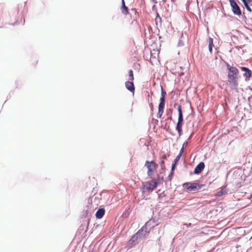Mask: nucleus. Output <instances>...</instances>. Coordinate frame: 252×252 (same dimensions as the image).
I'll list each match as a JSON object with an SVG mask.
<instances>
[{"label":"nucleus","mask_w":252,"mask_h":252,"mask_svg":"<svg viewBox=\"0 0 252 252\" xmlns=\"http://www.w3.org/2000/svg\"><path fill=\"white\" fill-rule=\"evenodd\" d=\"M178 111L179 116L176 129L178 131L179 136H180L182 133V126L183 124V115L181 106H178Z\"/></svg>","instance_id":"1"},{"label":"nucleus","mask_w":252,"mask_h":252,"mask_svg":"<svg viewBox=\"0 0 252 252\" xmlns=\"http://www.w3.org/2000/svg\"><path fill=\"white\" fill-rule=\"evenodd\" d=\"M184 186L189 191H195L200 189L203 185L196 183H186L184 184Z\"/></svg>","instance_id":"2"},{"label":"nucleus","mask_w":252,"mask_h":252,"mask_svg":"<svg viewBox=\"0 0 252 252\" xmlns=\"http://www.w3.org/2000/svg\"><path fill=\"white\" fill-rule=\"evenodd\" d=\"M158 186V182L155 180H152L146 182L143 186L144 191H153Z\"/></svg>","instance_id":"3"},{"label":"nucleus","mask_w":252,"mask_h":252,"mask_svg":"<svg viewBox=\"0 0 252 252\" xmlns=\"http://www.w3.org/2000/svg\"><path fill=\"white\" fill-rule=\"evenodd\" d=\"M229 2L233 13L237 15H241L240 8L235 1L234 0H229Z\"/></svg>","instance_id":"4"},{"label":"nucleus","mask_w":252,"mask_h":252,"mask_svg":"<svg viewBox=\"0 0 252 252\" xmlns=\"http://www.w3.org/2000/svg\"><path fill=\"white\" fill-rule=\"evenodd\" d=\"M228 81L229 84L233 87L235 88L238 85L237 76L231 75L230 73H229L228 75Z\"/></svg>","instance_id":"5"},{"label":"nucleus","mask_w":252,"mask_h":252,"mask_svg":"<svg viewBox=\"0 0 252 252\" xmlns=\"http://www.w3.org/2000/svg\"><path fill=\"white\" fill-rule=\"evenodd\" d=\"M148 223H146L145 225L143 226L137 232H140L139 235H138V237L140 240L144 238L146 236L148 235L149 233V231L147 230V226L148 225Z\"/></svg>","instance_id":"6"},{"label":"nucleus","mask_w":252,"mask_h":252,"mask_svg":"<svg viewBox=\"0 0 252 252\" xmlns=\"http://www.w3.org/2000/svg\"><path fill=\"white\" fill-rule=\"evenodd\" d=\"M241 69L242 71L245 72V73L244 74V76L246 77L245 81H247L249 78L252 76L251 70L246 67H241Z\"/></svg>","instance_id":"7"},{"label":"nucleus","mask_w":252,"mask_h":252,"mask_svg":"<svg viewBox=\"0 0 252 252\" xmlns=\"http://www.w3.org/2000/svg\"><path fill=\"white\" fill-rule=\"evenodd\" d=\"M205 167V164L204 162H200L195 168L194 173L195 174H198L200 173Z\"/></svg>","instance_id":"8"},{"label":"nucleus","mask_w":252,"mask_h":252,"mask_svg":"<svg viewBox=\"0 0 252 252\" xmlns=\"http://www.w3.org/2000/svg\"><path fill=\"white\" fill-rule=\"evenodd\" d=\"M140 232H137L134 234L129 241V243L130 245H135L136 243H139L140 239L138 237V235Z\"/></svg>","instance_id":"9"},{"label":"nucleus","mask_w":252,"mask_h":252,"mask_svg":"<svg viewBox=\"0 0 252 252\" xmlns=\"http://www.w3.org/2000/svg\"><path fill=\"white\" fill-rule=\"evenodd\" d=\"M145 166L148 168V170L150 169H156L158 167V164L154 161H146L145 163Z\"/></svg>","instance_id":"10"},{"label":"nucleus","mask_w":252,"mask_h":252,"mask_svg":"<svg viewBox=\"0 0 252 252\" xmlns=\"http://www.w3.org/2000/svg\"><path fill=\"white\" fill-rule=\"evenodd\" d=\"M125 86L126 88L133 94L134 92L135 87L132 82L126 81L125 83Z\"/></svg>","instance_id":"11"},{"label":"nucleus","mask_w":252,"mask_h":252,"mask_svg":"<svg viewBox=\"0 0 252 252\" xmlns=\"http://www.w3.org/2000/svg\"><path fill=\"white\" fill-rule=\"evenodd\" d=\"M227 67L229 71L232 73L231 75L237 76L239 71L235 67L231 66L230 65L227 64Z\"/></svg>","instance_id":"12"},{"label":"nucleus","mask_w":252,"mask_h":252,"mask_svg":"<svg viewBox=\"0 0 252 252\" xmlns=\"http://www.w3.org/2000/svg\"><path fill=\"white\" fill-rule=\"evenodd\" d=\"M104 213L105 210L103 208L99 209L95 214L96 218L99 219H101L104 216Z\"/></svg>","instance_id":"13"},{"label":"nucleus","mask_w":252,"mask_h":252,"mask_svg":"<svg viewBox=\"0 0 252 252\" xmlns=\"http://www.w3.org/2000/svg\"><path fill=\"white\" fill-rule=\"evenodd\" d=\"M122 12L124 15H127L128 14V9L126 6L124 0H122V5L121 7Z\"/></svg>","instance_id":"14"},{"label":"nucleus","mask_w":252,"mask_h":252,"mask_svg":"<svg viewBox=\"0 0 252 252\" xmlns=\"http://www.w3.org/2000/svg\"><path fill=\"white\" fill-rule=\"evenodd\" d=\"M228 190L226 188H223L220 189V190L217 192V193H216V196H220L222 195L226 194Z\"/></svg>","instance_id":"15"},{"label":"nucleus","mask_w":252,"mask_h":252,"mask_svg":"<svg viewBox=\"0 0 252 252\" xmlns=\"http://www.w3.org/2000/svg\"><path fill=\"white\" fill-rule=\"evenodd\" d=\"M164 107L158 106V112L157 114L158 118H161L163 112Z\"/></svg>","instance_id":"16"},{"label":"nucleus","mask_w":252,"mask_h":252,"mask_svg":"<svg viewBox=\"0 0 252 252\" xmlns=\"http://www.w3.org/2000/svg\"><path fill=\"white\" fill-rule=\"evenodd\" d=\"M92 209H91V206H87V209L85 210L84 212V214L83 216H85V217L89 214H91L92 213Z\"/></svg>","instance_id":"17"},{"label":"nucleus","mask_w":252,"mask_h":252,"mask_svg":"<svg viewBox=\"0 0 252 252\" xmlns=\"http://www.w3.org/2000/svg\"><path fill=\"white\" fill-rule=\"evenodd\" d=\"M165 97L161 96L160 98V102L158 105L159 106L164 107Z\"/></svg>","instance_id":"18"},{"label":"nucleus","mask_w":252,"mask_h":252,"mask_svg":"<svg viewBox=\"0 0 252 252\" xmlns=\"http://www.w3.org/2000/svg\"><path fill=\"white\" fill-rule=\"evenodd\" d=\"M155 169H150L149 170H148V172H147V174L148 175L149 177L152 178L153 174H154V170H155Z\"/></svg>","instance_id":"19"},{"label":"nucleus","mask_w":252,"mask_h":252,"mask_svg":"<svg viewBox=\"0 0 252 252\" xmlns=\"http://www.w3.org/2000/svg\"><path fill=\"white\" fill-rule=\"evenodd\" d=\"M250 1H248V0L247 1H246L245 2H243L244 3V4L245 5V6L246 7V9L251 12L252 11V10L251 9V8L250 7V6H249L248 5V3L250 2Z\"/></svg>","instance_id":"20"},{"label":"nucleus","mask_w":252,"mask_h":252,"mask_svg":"<svg viewBox=\"0 0 252 252\" xmlns=\"http://www.w3.org/2000/svg\"><path fill=\"white\" fill-rule=\"evenodd\" d=\"M129 80L132 81L134 79L133 71L132 70H130L129 71Z\"/></svg>","instance_id":"21"},{"label":"nucleus","mask_w":252,"mask_h":252,"mask_svg":"<svg viewBox=\"0 0 252 252\" xmlns=\"http://www.w3.org/2000/svg\"><path fill=\"white\" fill-rule=\"evenodd\" d=\"M181 156H181V155L178 154V155L176 157V158L174 159V162H175V163H177L179 161V160H180Z\"/></svg>","instance_id":"22"},{"label":"nucleus","mask_w":252,"mask_h":252,"mask_svg":"<svg viewBox=\"0 0 252 252\" xmlns=\"http://www.w3.org/2000/svg\"><path fill=\"white\" fill-rule=\"evenodd\" d=\"M208 43H209V46H210V45L213 46V38H212L211 37H209V38Z\"/></svg>","instance_id":"23"},{"label":"nucleus","mask_w":252,"mask_h":252,"mask_svg":"<svg viewBox=\"0 0 252 252\" xmlns=\"http://www.w3.org/2000/svg\"><path fill=\"white\" fill-rule=\"evenodd\" d=\"M163 177H161V178H160L159 177H158L156 181H155L156 182H158V184H160L161 181L163 180Z\"/></svg>","instance_id":"24"},{"label":"nucleus","mask_w":252,"mask_h":252,"mask_svg":"<svg viewBox=\"0 0 252 252\" xmlns=\"http://www.w3.org/2000/svg\"><path fill=\"white\" fill-rule=\"evenodd\" d=\"M166 93L165 91L163 89L162 87H161V96L165 97Z\"/></svg>","instance_id":"25"},{"label":"nucleus","mask_w":252,"mask_h":252,"mask_svg":"<svg viewBox=\"0 0 252 252\" xmlns=\"http://www.w3.org/2000/svg\"><path fill=\"white\" fill-rule=\"evenodd\" d=\"M184 45V44L182 42V41L181 40H180L178 42V46H179V47H181V46H182Z\"/></svg>","instance_id":"26"},{"label":"nucleus","mask_w":252,"mask_h":252,"mask_svg":"<svg viewBox=\"0 0 252 252\" xmlns=\"http://www.w3.org/2000/svg\"><path fill=\"white\" fill-rule=\"evenodd\" d=\"M160 166L161 168L163 169L164 167V161L162 160L160 162Z\"/></svg>","instance_id":"27"},{"label":"nucleus","mask_w":252,"mask_h":252,"mask_svg":"<svg viewBox=\"0 0 252 252\" xmlns=\"http://www.w3.org/2000/svg\"><path fill=\"white\" fill-rule=\"evenodd\" d=\"M188 144V142H184L183 144L182 148H185V147H186L187 146Z\"/></svg>","instance_id":"28"},{"label":"nucleus","mask_w":252,"mask_h":252,"mask_svg":"<svg viewBox=\"0 0 252 252\" xmlns=\"http://www.w3.org/2000/svg\"><path fill=\"white\" fill-rule=\"evenodd\" d=\"M184 148H181V149L180 150V153L179 154V155L182 156L183 152H184Z\"/></svg>","instance_id":"29"},{"label":"nucleus","mask_w":252,"mask_h":252,"mask_svg":"<svg viewBox=\"0 0 252 252\" xmlns=\"http://www.w3.org/2000/svg\"><path fill=\"white\" fill-rule=\"evenodd\" d=\"M176 164H177V163H175V162H174V163L172 164V171H173V170H174V168H175V166H176Z\"/></svg>","instance_id":"30"},{"label":"nucleus","mask_w":252,"mask_h":252,"mask_svg":"<svg viewBox=\"0 0 252 252\" xmlns=\"http://www.w3.org/2000/svg\"><path fill=\"white\" fill-rule=\"evenodd\" d=\"M213 46H209V50L210 52H212Z\"/></svg>","instance_id":"31"},{"label":"nucleus","mask_w":252,"mask_h":252,"mask_svg":"<svg viewBox=\"0 0 252 252\" xmlns=\"http://www.w3.org/2000/svg\"><path fill=\"white\" fill-rule=\"evenodd\" d=\"M241 0L243 1V2H245L246 1H247V0ZM248 1H252V0H248Z\"/></svg>","instance_id":"32"},{"label":"nucleus","mask_w":252,"mask_h":252,"mask_svg":"<svg viewBox=\"0 0 252 252\" xmlns=\"http://www.w3.org/2000/svg\"><path fill=\"white\" fill-rule=\"evenodd\" d=\"M162 158L163 159H166V156L165 155H164L163 156H162Z\"/></svg>","instance_id":"33"},{"label":"nucleus","mask_w":252,"mask_h":252,"mask_svg":"<svg viewBox=\"0 0 252 252\" xmlns=\"http://www.w3.org/2000/svg\"><path fill=\"white\" fill-rule=\"evenodd\" d=\"M250 90L252 91V88H250Z\"/></svg>","instance_id":"34"},{"label":"nucleus","mask_w":252,"mask_h":252,"mask_svg":"<svg viewBox=\"0 0 252 252\" xmlns=\"http://www.w3.org/2000/svg\"><path fill=\"white\" fill-rule=\"evenodd\" d=\"M251 77H252V75L251 76Z\"/></svg>","instance_id":"35"}]
</instances>
